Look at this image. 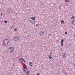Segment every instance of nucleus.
Instances as JSON below:
<instances>
[{
	"mask_svg": "<svg viewBox=\"0 0 75 75\" xmlns=\"http://www.w3.org/2000/svg\"><path fill=\"white\" fill-rule=\"evenodd\" d=\"M48 57L50 59H51V58H52V57H51V55H50Z\"/></svg>",
	"mask_w": 75,
	"mask_h": 75,
	"instance_id": "nucleus-16",
	"label": "nucleus"
},
{
	"mask_svg": "<svg viewBox=\"0 0 75 75\" xmlns=\"http://www.w3.org/2000/svg\"><path fill=\"white\" fill-rule=\"evenodd\" d=\"M61 46L62 47L63 46V45L64 44V39H62L61 40Z\"/></svg>",
	"mask_w": 75,
	"mask_h": 75,
	"instance_id": "nucleus-5",
	"label": "nucleus"
},
{
	"mask_svg": "<svg viewBox=\"0 0 75 75\" xmlns=\"http://www.w3.org/2000/svg\"><path fill=\"white\" fill-rule=\"evenodd\" d=\"M33 65V64H32V63L31 62H29V65L30 67H31L32 66V65Z\"/></svg>",
	"mask_w": 75,
	"mask_h": 75,
	"instance_id": "nucleus-10",
	"label": "nucleus"
},
{
	"mask_svg": "<svg viewBox=\"0 0 75 75\" xmlns=\"http://www.w3.org/2000/svg\"><path fill=\"white\" fill-rule=\"evenodd\" d=\"M64 20H62L61 21V23L62 24H64Z\"/></svg>",
	"mask_w": 75,
	"mask_h": 75,
	"instance_id": "nucleus-11",
	"label": "nucleus"
},
{
	"mask_svg": "<svg viewBox=\"0 0 75 75\" xmlns=\"http://www.w3.org/2000/svg\"><path fill=\"white\" fill-rule=\"evenodd\" d=\"M62 58H65L67 57V54L65 53H63L62 54Z\"/></svg>",
	"mask_w": 75,
	"mask_h": 75,
	"instance_id": "nucleus-4",
	"label": "nucleus"
},
{
	"mask_svg": "<svg viewBox=\"0 0 75 75\" xmlns=\"http://www.w3.org/2000/svg\"><path fill=\"white\" fill-rule=\"evenodd\" d=\"M19 40V37L18 36H15L13 38V41L15 42H17Z\"/></svg>",
	"mask_w": 75,
	"mask_h": 75,
	"instance_id": "nucleus-2",
	"label": "nucleus"
},
{
	"mask_svg": "<svg viewBox=\"0 0 75 75\" xmlns=\"http://www.w3.org/2000/svg\"><path fill=\"white\" fill-rule=\"evenodd\" d=\"M19 59V61H20V62H21V60H22V59Z\"/></svg>",
	"mask_w": 75,
	"mask_h": 75,
	"instance_id": "nucleus-22",
	"label": "nucleus"
},
{
	"mask_svg": "<svg viewBox=\"0 0 75 75\" xmlns=\"http://www.w3.org/2000/svg\"><path fill=\"white\" fill-rule=\"evenodd\" d=\"M14 63H13V66H14L15 65H14Z\"/></svg>",
	"mask_w": 75,
	"mask_h": 75,
	"instance_id": "nucleus-25",
	"label": "nucleus"
},
{
	"mask_svg": "<svg viewBox=\"0 0 75 75\" xmlns=\"http://www.w3.org/2000/svg\"><path fill=\"white\" fill-rule=\"evenodd\" d=\"M15 47V46H13V47H9L8 49H11L12 48H14Z\"/></svg>",
	"mask_w": 75,
	"mask_h": 75,
	"instance_id": "nucleus-12",
	"label": "nucleus"
},
{
	"mask_svg": "<svg viewBox=\"0 0 75 75\" xmlns=\"http://www.w3.org/2000/svg\"><path fill=\"white\" fill-rule=\"evenodd\" d=\"M22 61L23 62H25V60L24 59H22Z\"/></svg>",
	"mask_w": 75,
	"mask_h": 75,
	"instance_id": "nucleus-17",
	"label": "nucleus"
},
{
	"mask_svg": "<svg viewBox=\"0 0 75 75\" xmlns=\"http://www.w3.org/2000/svg\"><path fill=\"white\" fill-rule=\"evenodd\" d=\"M65 74V75H67V73H64Z\"/></svg>",
	"mask_w": 75,
	"mask_h": 75,
	"instance_id": "nucleus-31",
	"label": "nucleus"
},
{
	"mask_svg": "<svg viewBox=\"0 0 75 75\" xmlns=\"http://www.w3.org/2000/svg\"><path fill=\"white\" fill-rule=\"evenodd\" d=\"M52 60H53V58H52Z\"/></svg>",
	"mask_w": 75,
	"mask_h": 75,
	"instance_id": "nucleus-32",
	"label": "nucleus"
},
{
	"mask_svg": "<svg viewBox=\"0 0 75 75\" xmlns=\"http://www.w3.org/2000/svg\"><path fill=\"white\" fill-rule=\"evenodd\" d=\"M40 74V73H38L37 75H39V74Z\"/></svg>",
	"mask_w": 75,
	"mask_h": 75,
	"instance_id": "nucleus-30",
	"label": "nucleus"
},
{
	"mask_svg": "<svg viewBox=\"0 0 75 75\" xmlns=\"http://www.w3.org/2000/svg\"><path fill=\"white\" fill-rule=\"evenodd\" d=\"M23 71H24L25 72L26 71V69H23Z\"/></svg>",
	"mask_w": 75,
	"mask_h": 75,
	"instance_id": "nucleus-20",
	"label": "nucleus"
},
{
	"mask_svg": "<svg viewBox=\"0 0 75 75\" xmlns=\"http://www.w3.org/2000/svg\"><path fill=\"white\" fill-rule=\"evenodd\" d=\"M74 18H75V16H72L71 17V20H73V19H74Z\"/></svg>",
	"mask_w": 75,
	"mask_h": 75,
	"instance_id": "nucleus-13",
	"label": "nucleus"
},
{
	"mask_svg": "<svg viewBox=\"0 0 75 75\" xmlns=\"http://www.w3.org/2000/svg\"><path fill=\"white\" fill-rule=\"evenodd\" d=\"M29 73H30V71H27V72H26V75H28V74H29Z\"/></svg>",
	"mask_w": 75,
	"mask_h": 75,
	"instance_id": "nucleus-15",
	"label": "nucleus"
},
{
	"mask_svg": "<svg viewBox=\"0 0 75 75\" xmlns=\"http://www.w3.org/2000/svg\"><path fill=\"white\" fill-rule=\"evenodd\" d=\"M51 35V33H50V34L48 35Z\"/></svg>",
	"mask_w": 75,
	"mask_h": 75,
	"instance_id": "nucleus-28",
	"label": "nucleus"
},
{
	"mask_svg": "<svg viewBox=\"0 0 75 75\" xmlns=\"http://www.w3.org/2000/svg\"><path fill=\"white\" fill-rule=\"evenodd\" d=\"M36 27H38V24H37L36 25Z\"/></svg>",
	"mask_w": 75,
	"mask_h": 75,
	"instance_id": "nucleus-26",
	"label": "nucleus"
},
{
	"mask_svg": "<svg viewBox=\"0 0 75 75\" xmlns=\"http://www.w3.org/2000/svg\"><path fill=\"white\" fill-rule=\"evenodd\" d=\"M4 22L5 23V24H7V21H4Z\"/></svg>",
	"mask_w": 75,
	"mask_h": 75,
	"instance_id": "nucleus-19",
	"label": "nucleus"
},
{
	"mask_svg": "<svg viewBox=\"0 0 75 75\" xmlns=\"http://www.w3.org/2000/svg\"><path fill=\"white\" fill-rule=\"evenodd\" d=\"M39 34H40V36L42 35V36L44 34V33L43 32H42V31L40 32V33Z\"/></svg>",
	"mask_w": 75,
	"mask_h": 75,
	"instance_id": "nucleus-6",
	"label": "nucleus"
},
{
	"mask_svg": "<svg viewBox=\"0 0 75 75\" xmlns=\"http://www.w3.org/2000/svg\"><path fill=\"white\" fill-rule=\"evenodd\" d=\"M42 67H44V66H43V65H42Z\"/></svg>",
	"mask_w": 75,
	"mask_h": 75,
	"instance_id": "nucleus-33",
	"label": "nucleus"
},
{
	"mask_svg": "<svg viewBox=\"0 0 75 75\" xmlns=\"http://www.w3.org/2000/svg\"><path fill=\"white\" fill-rule=\"evenodd\" d=\"M21 59H23V57H21Z\"/></svg>",
	"mask_w": 75,
	"mask_h": 75,
	"instance_id": "nucleus-27",
	"label": "nucleus"
},
{
	"mask_svg": "<svg viewBox=\"0 0 75 75\" xmlns=\"http://www.w3.org/2000/svg\"><path fill=\"white\" fill-rule=\"evenodd\" d=\"M14 30H15V31H17V28H15L14 29Z\"/></svg>",
	"mask_w": 75,
	"mask_h": 75,
	"instance_id": "nucleus-24",
	"label": "nucleus"
},
{
	"mask_svg": "<svg viewBox=\"0 0 75 75\" xmlns=\"http://www.w3.org/2000/svg\"><path fill=\"white\" fill-rule=\"evenodd\" d=\"M14 52V49H11L10 50V52L11 53H13Z\"/></svg>",
	"mask_w": 75,
	"mask_h": 75,
	"instance_id": "nucleus-8",
	"label": "nucleus"
},
{
	"mask_svg": "<svg viewBox=\"0 0 75 75\" xmlns=\"http://www.w3.org/2000/svg\"><path fill=\"white\" fill-rule=\"evenodd\" d=\"M35 23H34L33 24L34 25H35Z\"/></svg>",
	"mask_w": 75,
	"mask_h": 75,
	"instance_id": "nucleus-35",
	"label": "nucleus"
},
{
	"mask_svg": "<svg viewBox=\"0 0 75 75\" xmlns=\"http://www.w3.org/2000/svg\"><path fill=\"white\" fill-rule=\"evenodd\" d=\"M24 66L25 68H26L27 69V67H26V66L25 65V64H24Z\"/></svg>",
	"mask_w": 75,
	"mask_h": 75,
	"instance_id": "nucleus-23",
	"label": "nucleus"
},
{
	"mask_svg": "<svg viewBox=\"0 0 75 75\" xmlns=\"http://www.w3.org/2000/svg\"><path fill=\"white\" fill-rule=\"evenodd\" d=\"M29 21H30V23L31 24H33V21L30 20H29Z\"/></svg>",
	"mask_w": 75,
	"mask_h": 75,
	"instance_id": "nucleus-14",
	"label": "nucleus"
},
{
	"mask_svg": "<svg viewBox=\"0 0 75 75\" xmlns=\"http://www.w3.org/2000/svg\"><path fill=\"white\" fill-rule=\"evenodd\" d=\"M1 16H2V15H3V13H1Z\"/></svg>",
	"mask_w": 75,
	"mask_h": 75,
	"instance_id": "nucleus-29",
	"label": "nucleus"
},
{
	"mask_svg": "<svg viewBox=\"0 0 75 75\" xmlns=\"http://www.w3.org/2000/svg\"><path fill=\"white\" fill-rule=\"evenodd\" d=\"M7 11L8 13H10V14H11V13H12V10H11V8H8Z\"/></svg>",
	"mask_w": 75,
	"mask_h": 75,
	"instance_id": "nucleus-3",
	"label": "nucleus"
},
{
	"mask_svg": "<svg viewBox=\"0 0 75 75\" xmlns=\"http://www.w3.org/2000/svg\"><path fill=\"white\" fill-rule=\"evenodd\" d=\"M8 43V40L7 39H6L4 40L3 42V44L4 45H7Z\"/></svg>",
	"mask_w": 75,
	"mask_h": 75,
	"instance_id": "nucleus-1",
	"label": "nucleus"
},
{
	"mask_svg": "<svg viewBox=\"0 0 75 75\" xmlns=\"http://www.w3.org/2000/svg\"><path fill=\"white\" fill-rule=\"evenodd\" d=\"M65 34H68V33L66 31L65 32Z\"/></svg>",
	"mask_w": 75,
	"mask_h": 75,
	"instance_id": "nucleus-21",
	"label": "nucleus"
},
{
	"mask_svg": "<svg viewBox=\"0 0 75 75\" xmlns=\"http://www.w3.org/2000/svg\"><path fill=\"white\" fill-rule=\"evenodd\" d=\"M17 75H19V74H17Z\"/></svg>",
	"mask_w": 75,
	"mask_h": 75,
	"instance_id": "nucleus-36",
	"label": "nucleus"
},
{
	"mask_svg": "<svg viewBox=\"0 0 75 75\" xmlns=\"http://www.w3.org/2000/svg\"><path fill=\"white\" fill-rule=\"evenodd\" d=\"M72 23L74 25H75V19H74L73 20Z\"/></svg>",
	"mask_w": 75,
	"mask_h": 75,
	"instance_id": "nucleus-9",
	"label": "nucleus"
},
{
	"mask_svg": "<svg viewBox=\"0 0 75 75\" xmlns=\"http://www.w3.org/2000/svg\"><path fill=\"white\" fill-rule=\"evenodd\" d=\"M74 67H75V64L74 65Z\"/></svg>",
	"mask_w": 75,
	"mask_h": 75,
	"instance_id": "nucleus-34",
	"label": "nucleus"
},
{
	"mask_svg": "<svg viewBox=\"0 0 75 75\" xmlns=\"http://www.w3.org/2000/svg\"><path fill=\"white\" fill-rule=\"evenodd\" d=\"M66 2H67V3H68V2H69V0H65Z\"/></svg>",
	"mask_w": 75,
	"mask_h": 75,
	"instance_id": "nucleus-18",
	"label": "nucleus"
},
{
	"mask_svg": "<svg viewBox=\"0 0 75 75\" xmlns=\"http://www.w3.org/2000/svg\"><path fill=\"white\" fill-rule=\"evenodd\" d=\"M31 19L32 20H35V18L34 16L32 17L31 18Z\"/></svg>",
	"mask_w": 75,
	"mask_h": 75,
	"instance_id": "nucleus-7",
	"label": "nucleus"
}]
</instances>
